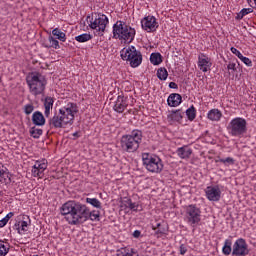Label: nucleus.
Segmentation results:
<instances>
[{
	"label": "nucleus",
	"instance_id": "obj_53",
	"mask_svg": "<svg viewBox=\"0 0 256 256\" xmlns=\"http://www.w3.org/2000/svg\"><path fill=\"white\" fill-rule=\"evenodd\" d=\"M34 256H38V255H34Z\"/></svg>",
	"mask_w": 256,
	"mask_h": 256
},
{
	"label": "nucleus",
	"instance_id": "obj_28",
	"mask_svg": "<svg viewBox=\"0 0 256 256\" xmlns=\"http://www.w3.org/2000/svg\"><path fill=\"white\" fill-rule=\"evenodd\" d=\"M216 163H222L225 167H229V165H235V159L232 157L218 158Z\"/></svg>",
	"mask_w": 256,
	"mask_h": 256
},
{
	"label": "nucleus",
	"instance_id": "obj_15",
	"mask_svg": "<svg viewBox=\"0 0 256 256\" xmlns=\"http://www.w3.org/2000/svg\"><path fill=\"white\" fill-rule=\"evenodd\" d=\"M29 226H31V218L27 215H22V220L16 221L13 229L17 231L19 235H25V233L29 231Z\"/></svg>",
	"mask_w": 256,
	"mask_h": 256
},
{
	"label": "nucleus",
	"instance_id": "obj_14",
	"mask_svg": "<svg viewBox=\"0 0 256 256\" xmlns=\"http://www.w3.org/2000/svg\"><path fill=\"white\" fill-rule=\"evenodd\" d=\"M204 193L208 201L213 203L221 201V188L218 185L206 187Z\"/></svg>",
	"mask_w": 256,
	"mask_h": 256
},
{
	"label": "nucleus",
	"instance_id": "obj_44",
	"mask_svg": "<svg viewBox=\"0 0 256 256\" xmlns=\"http://www.w3.org/2000/svg\"><path fill=\"white\" fill-rule=\"evenodd\" d=\"M133 203V200H131L130 198H126L124 200V205L125 207H127L129 209V206Z\"/></svg>",
	"mask_w": 256,
	"mask_h": 256
},
{
	"label": "nucleus",
	"instance_id": "obj_23",
	"mask_svg": "<svg viewBox=\"0 0 256 256\" xmlns=\"http://www.w3.org/2000/svg\"><path fill=\"white\" fill-rule=\"evenodd\" d=\"M52 35H54V37H56V39H58L59 41H62V43H65L67 41V35L59 28L53 29Z\"/></svg>",
	"mask_w": 256,
	"mask_h": 256
},
{
	"label": "nucleus",
	"instance_id": "obj_21",
	"mask_svg": "<svg viewBox=\"0 0 256 256\" xmlns=\"http://www.w3.org/2000/svg\"><path fill=\"white\" fill-rule=\"evenodd\" d=\"M32 123L37 127H43V125H45V116H43V113L39 111L34 112L32 115Z\"/></svg>",
	"mask_w": 256,
	"mask_h": 256
},
{
	"label": "nucleus",
	"instance_id": "obj_36",
	"mask_svg": "<svg viewBox=\"0 0 256 256\" xmlns=\"http://www.w3.org/2000/svg\"><path fill=\"white\" fill-rule=\"evenodd\" d=\"M48 41L50 43V47H53V49H60L59 41L53 36H49Z\"/></svg>",
	"mask_w": 256,
	"mask_h": 256
},
{
	"label": "nucleus",
	"instance_id": "obj_30",
	"mask_svg": "<svg viewBox=\"0 0 256 256\" xmlns=\"http://www.w3.org/2000/svg\"><path fill=\"white\" fill-rule=\"evenodd\" d=\"M157 77L160 81H167V77H169V72H167L166 68H159L157 71Z\"/></svg>",
	"mask_w": 256,
	"mask_h": 256
},
{
	"label": "nucleus",
	"instance_id": "obj_12",
	"mask_svg": "<svg viewBox=\"0 0 256 256\" xmlns=\"http://www.w3.org/2000/svg\"><path fill=\"white\" fill-rule=\"evenodd\" d=\"M232 255L246 256L249 255V245L243 238H238L233 244Z\"/></svg>",
	"mask_w": 256,
	"mask_h": 256
},
{
	"label": "nucleus",
	"instance_id": "obj_17",
	"mask_svg": "<svg viewBox=\"0 0 256 256\" xmlns=\"http://www.w3.org/2000/svg\"><path fill=\"white\" fill-rule=\"evenodd\" d=\"M212 65L211 58L207 54L201 53L198 55V67L200 71L207 73V71L211 70Z\"/></svg>",
	"mask_w": 256,
	"mask_h": 256
},
{
	"label": "nucleus",
	"instance_id": "obj_7",
	"mask_svg": "<svg viewBox=\"0 0 256 256\" xmlns=\"http://www.w3.org/2000/svg\"><path fill=\"white\" fill-rule=\"evenodd\" d=\"M89 19V27L93 29L97 35L103 36L105 33V29H107V25H109V18L105 14H94L92 16H88Z\"/></svg>",
	"mask_w": 256,
	"mask_h": 256
},
{
	"label": "nucleus",
	"instance_id": "obj_52",
	"mask_svg": "<svg viewBox=\"0 0 256 256\" xmlns=\"http://www.w3.org/2000/svg\"><path fill=\"white\" fill-rule=\"evenodd\" d=\"M254 9H256V4H255V6H254Z\"/></svg>",
	"mask_w": 256,
	"mask_h": 256
},
{
	"label": "nucleus",
	"instance_id": "obj_1",
	"mask_svg": "<svg viewBox=\"0 0 256 256\" xmlns=\"http://www.w3.org/2000/svg\"><path fill=\"white\" fill-rule=\"evenodd\" d=\"M60 215L64 217L68 225H83L87 221H101V212L91 210L86 204L70 200L60 207Z\"/></svg>",
	"mask_w": 256,
	"mask_h": 256
},
{
	"label": "nucleus",
	"instance_id": "obj_35",
	"mask_svg": "<svg viewBox=\"0 0 256 256\" xmlns=\"http://www.w3.org/2000/svg\"><path fill=\"white\" fill-rule=\"evenodd\" d=\"M227 71H228V75H233V73H235V71H237V63L229 62L227 64Z\"/></svg>",
	"mask_w": 256,
	"mask_h": 256
},
{
	"label": "nucleus",
	"instance_id": "obj_4",
	"mask_svg": "<svg viewBox=\"0 0 256 256\" xmlns=\"http://www.w3.org/2000/svg\"><path fill=\"white\" fill-rule=\"evenodd\" d=\"M26 83L31 95L37 97V95H43L45 92V88L47 87V78L39 72H32L27 76Z\"/></svg>",
	"mask_w": 256,
	"mask_h": 256
},
{
	"label": "nucleus",
	"instance_id": "obj_50",
	"mask_svg": "<svg viewBox=\"0 0 256 256\" xmlns=\"http://www.w3.org/2000/svg\"><path fill=\"white\" fill-rule=\"evenodd\" d=\"M5 175V170H0V177H3Z\"/></svg>",
	"mask_w": 256,
	"mask_h": 256
},
{
	"label": "nucleus",
	"instance_id": "obj_49",
	"mask_svg": "<svg viewBox=\"0 0 256 256\" xmlns=\"http://www.w3.org/2000/svg\"><path fill=\"white\" fill-rule=\"evenodd\" d=\"M14 215H15V213L9 212L4 218L9 221V219H11Z\"/></svg>",
	"mask_w": 256,
	"mask_h": 256
},
{
	"label": "nucleus",
	"instance_id": "obj_47",
	"mask_svg": "<svg viewBox=\"0 0 256 256\" xmlns=\"http://www.w3.org/2000/svg\"><path fill=\"white\" fill-rule=\"evenodd\" d=\"M133 237H134L135 239H139V237H141V231L135 230V231L133 232Z\"/></svg>",
	"mask_w": 256,
	"mask_h": 256
},
{
	"label": "nucleus",
	"instance_id": "obj_40",
	"mask_svg": "<svg viewBox=\"0 0 256 256\" xmlns=\"http://www.w3.org/2000/svg\"><path fill=\"white\" fill-rule=\"evenodd\" d=\"M230 51H231V53H233V55H236V57H238V59H241L243 57V54L241 53V51H239L235 47H231Z\"/></svg>",
	"mask_w": 256,
	"mask_h": 256
},
{
	"label": "nucleus",
	"instance_id": "obj_2",
	"mask_svg": "<svg viewBox=\"0 0 256 256\" xmlns=\"http://www.w3.org/2000/svg\"><path fill=\"white\" fill-rule=\"evenodd\" d=\"M77 113H79L77 103L68 102L50 118V129H65V127H71V125L75 123V115H77Z\"/></svg>",
	"mask_w": 256,
	"mask_h": 256
},
{
	"label": "nucleus",
	"instance_id": "obj_22",
	"mask_svg": "<svg viewBox=\"0 0 256 256\" xmlns=\"http://www.w3.org/2000/svg\"><path fill=\"white\" fill-rule=\"evenodd\" d=\"M55 103V100L51 96H47L44 99V115L45 117H49L51 115V109H53V104Z\"/></svg>",
	"mask_w": 256,
	"mask_h": 256
},
{
	"label": "nucleus",
	"instance_id": "obj_10",
	"mask_svg": "<svg viewBox=\"0 0 256 256\" xmlns=\"http://www.w3.org/2000/svg\"><path fill=\"white\" fill-rule=\"evenodd\" d=\"M184 221L190 225V227H196L201 223V208L195 204H190L185 207Z\"/></svg>",
	"mask_w": 256,
	"mask_h": 256
},
{
	"label": "nucleus",
	"instance_id": "obj_25",
	"mask_svg": "<svg viewBox=\"0 0 256 256\" xmlns=\"http://www.w3.org/2000/svg\"><path fill=\"white\" fill-rule=\"evenodd\" d=\"M150 62L152 65H161L163 63V59L160 53H152L150 55Z\"/></svg>",
	"mask_w": 256,
	"mask_h": 256
},
{
	"label": "nucleus",
	"instance_id": "obj_27",
	"mask_svg": "<svg viewBox=\"0 0 256 256\" xmlns=\"http://www.w3.org/2000/svg\"><path fill=\"white\" fill-rule=\"evenodd\" d=\"M91 39H93V37L88 33L80 34L75 37V41H78V43H87V41H91Z\"/></svg>",
	"mask_w": 256,
	"mask_h": 256
},
{
	"label": "nucleus",
	"instance_id": "obj_34",
	"mask_svg": "<svg viewBox=\"0 0 256 256\" xmlns=\"http://www.w3.org/2000/svg\"><path fill=\"white\" fill-rule=\"evenodd\" d=\"M249 13H253V8H243L236 16V19L241 20L245 15H249Z\"/></svg>",
	"mask_w": 256,
	"mask_h": 256
},
{
	"label": "nucleus",
	"instance_id": "obj_32",
	"mask_svg": "<svg viewBox=\"0 0 256 256\" xmlns=\"http://www.w3.org/2000/svg\"><path fill=\"white\" fill-rule=\"evenodd\" d=\"M231 245H232L231 240L226 239L224 242V246L222 248L223 255H231V251H232Z\"/></svg>",
	"mask_w": 256,
	"mask_h": 256
},
{
	"label": "nucleus",
	"instance_id": "obj_37",
	"mask_svg": "<svg viewBox=\"0 0 256 256\" xmlns=\"http://www.w3.org/2000/svg\"><path fill=\"white\" fill-rule=\"evenodd\" d=\"M33 111H35V106H33V104H26L24 106L25 115H31V113H33Z\"/></svg>",
	"mask_w": 256,
	"mask_h": 256
},
{
	"label": "nucleus",
	"instance_id": "obj_6",
	"mask_svg": "<svg viewBox=\"0 0 256 256\" xmlns=\"http://www.w3.org/2000/svg\"><path fill=\"white\" fill-rule=\"evenodd\" d=\"M120 55L121 59H123V61H127L133 69L139 67V65L143 63V54L141 51L137 50L135 46H129L122 49Z\"/></svg>",
	"mask_w": 256,
	"mask_h": 256
},
{
	"label": "nucleus",
	"instance_id": "obj_8",
	"mask_svg": "<svg viewBox=\"0 0 256 256\" xmlns=\"http://www.w3.org/2000/svg\"><path fill=\"white\" fill-rule=\"evenodd\" d=\"M142 161L145 169L149 171V173L159 174L163 171V160L157 155L145 153L142 155Z\"/></svg>",
	"mask_w": 256,
	"mask_h": 256
},
{
	"label": "nucleus",
	"instance_id": "obj_45",
	"mask_svg": "<svg viewBox=\"0 0 256 256\" xmlns=\"http://www.w3.org/2000/svg\"><path fill=\"white\" fill-rule=\"evenodd\" d=\"M7 223H9V221L5 218H2L0 220V228L2 229V227H5V225H7Z\"/></svg>",
	"mask_w": 256,
	"mask_h": 256
},
{
	"label": "nucleus",
	"instance_id": "obj_3",
	"mask_svg": "<svg viewBox=\"0 0 256 256\" xmlns=\"http://www.w3.org/2000/svg\"><path fill=\"white\" fill-rule=\"evenodd\" d=\"M143 141V132L139 129L133 130L130 134L123 135L120 140V145L126 153H135L139 149Z\"/></svg>",
	"mask_w": 256,
	"mask_h": 256
},
{
	"label": "nucleus",
	"instance_id": "obj_13",
	"mask_svg": "<svg viewBox=\"0 0 256 256\" xmlns=\"http://www.w3.org/2000/svg\"><path fill=\"white\" fill-rule=\"evenodd\" d=\"M141 27L144 31H147V33H153L159 29V23L155 16H146L141 20Z\"/></svg>",
	"mask_w": 256,
	"mask_h": 256
},
{
	"label": "nucleus",
	"instance_id": "obj_48",
	"mask_svg": "<svg viewBox=\"0 0 256 256\" xmlns=\"http://www.w3.org/2000/svg\"><path fill=\"white\" fill-rule=\"evenodd\" d=\"M169 87H170V89H178L179 88V86L175 82H170Z\"/></svg>",
	"mask_w": 256,
	"mask_h": 256
},
{
	"label": "nucleus",
	"instance_id": "obj_16",
	"mask_svg": "<svg viewBox=\"0 0 256 256\" xmlns=\"http://www.w3.org/2000/svg\"><path fill=\"white\" fill-rule=\"evenodd\" d=\"M127 107H129V98L123 94L118 95L116 101L114 102V111L116 113H125Z\"/></svg>",
	"mask_w": 256,
	"mask_h": 256
},
{
	"label": "nucleus",
	"instance_id": "obj_38",
	"mask_svg": "<svg viewBox=\"0 0 256 256\" xmlns=\"http://www.w3.org/2000/svg\"><path fill=\"white\" fill-rule=\"evenodd\" d=\"M172 119H173V121L179 122V121H181L183 119V114H181L180 110H176L172 114Z\"/></svg>",
	"mask_w": 256,
	"mask_h": 256
},
{
	"label": "nucleus",
	"instance_id": "obj_43",
	"mask_svg": "<svg viewBox=\"0 0 256 256\" xmlns=\"http://www.w3.org/2000/svg\"><path fill=\"white\" fill-rule=\"evenodd\" d=\"M185 253H187V246H185L184 244H182L180 246V255H185Z\"/></svg>",
	"mask_w": 256,
	"mask_h": 256
},
{
	"label": "nucleus",
	"instance_id": "obj_31",
	"mask_svg": "<svg viewBox=\"0 0 256 256\" xmlns=\"http://www.w3.org/2000/svg\"><path fill=\"white\" fill-rule=\"evenodd\" d=\"M30 135L34 139H39L41 137V135H43V129L37 128V127H32L30 129Z\"/></svg>",
	"mask_w": 256,
	"mask_h": 256
},
{
	"label": "nucleus",
	"instance_id": "obj_39",
	"mask_svg": "<svg viewBox=\"0 0 256 256\" xmlns=\"http://www.w3.org/2000/svg\"><path fill=\"white\" fill-rule=\"evenodd\" d=\"M240 61H242V63H244V65H246L247 67H253V61H251V59H249L243 55L240 58Z\"/></svg>",
	"mask_w": 256,
	"mask_h": 256
},
{
	"label": "nucleus",
	"instance_id": "obj_46",
	"mask_svg": "<svg viewBox=\"0 0 256 256\" xmlns=\"http://www.w3.org/2000/svg\"><path fill=\"white\" fill-rule=\"evenodd\" d=\"M249 7H251L252 9H254L255 5H256V0H246Z\"/></svg>",
	"mask_w": 256,
	"mask_h": 256
},
{
	"label": "nucleus",
	"instance_id": "obj_41",
	"mask_svg": "<svg viewBox=\"0 0 256 256\" xmlns=\"http://www.w3.org/2000/svg\"><path fill=\"white\" fill-rule=\"evenodd\" d=\"M128 209L131 211H139V203L132 202Z\"/></svg>",
	"mask_w": 256,
	"mask_h": 256
},
{
	"label": "nucleus",
	"instance_id": "obj_29",
	"mask_svg": "<svg viewBox=\"0 0 256 256\" xmlns=\"http://www.w3.org/2000/svg\"><path fill=\"white\" fill-rule=\"evenodd\" d=\"M121 256H139V253L133 248H122L120 252Z\"/></svg>",
	"mask_w": 256,
	"mask_h": 256
},
{
	"label": "nucleus",
	"instance_id": "obj_20",
	"mask_svg": "<svg viewBox=\"0 0 256 256\" xmlns=\"http://www.w3.org/2000/svg\"><path fill=\"white\" fill-rule=\"evenodd\" d=\"M223 117V112L217 108H213L207 113V119L209 121L219 122Z\"/></svg>",
	"mask_w": 256,
	"mask_h": 256
},
{
	"label": "nucleus",
	"instance_id": "obj_51",
	"mask_svg": "<svg viewBox=\"0 0 256 256\" xmlns=\"http://www.w3.org/2000/svg\"><path fill=\"white\" fill-rule=\"evenodd\" d=\"M72 135L73 137H79V132H74Z\"/></svg>",
	"mask_w": 256,
	"mask_h": 256
},
{
	"label": "nucleus",
	"instance_id": "obj_5",
	"mask_svg": "<svg viewBox=\"0 0 256 256\" xmlns=\"http://www.w3.org/2000/svg\"><path fill=\"white\" fill-rule=\"evenodd\" d=\"M136 31L131 26H128L123 21H117L113 25V37L119 39L122 43H132L135 39Z\"/></svg>",
	"mask_w": 256,
	"mask_h": 256
},
{
	"label": "nucleus",
	"instance_id": "obj_11",
	"mask_svg": "<svg viewBox=\"0 0 256 256\" xmlns=\"http://www.w3.org/2000/svg\"><path fill=\"white\" fill-rule=\"evenodd\" d=\"M47 167H49L47 159L36 160L31 169L32 177L43 179V175H45Z\"/></svg>",
	"mask_w": 256,
	"mask_h": 256
},
{
	"label": "nucleus",
	"instance_id": "obj_9",
	"mask_svg": "<svg viewBox=\"0 0 256 256\" xmlns=\"http://www.w3.org/2000/svg\"><path fill=\"white\" fill-rule=\"evenodd\" d=\"M227 131L231 137H243L247 133V120L242 117L233 118L228 123Z\"/></svg>",
	"mask_w": 256,
	"mask_h": 256
},
{
	"label": "nucleus",
	"instance_id": "obj_26",
	"mask_svg": "<svg viewBox=\"0 0 256 256\" xmlns=\"http://www.w3.org/2000/svg\"><path fill=\"white\" fill-rule=\"evenodd\" d=\"M186 117H188L189 121H195V117H197V110L195 106H191L186 110Z\"/></svg>",
	"mask_w": 256,
	"mask_h": 256
},
{
	"label": "nucleus",
	"instance_id": "obj_24",
	"mask_svg": "<svg viewBox=\"0 0 256 256\" xmlns=\"http://www.w3.org/2000/svg\"><path fill=\"white\" fill-rule=\"evenodd\" d=\"M11 249V245L5 240H0V256H7Z\"/></svg>",
	"mask_w": 256,
	"mask_h": 256
},
{
	"label": "nucleus",
	"instance_id": "obj_42",
	"mask_svg": "<svg viewBox=\"0 0 256 256\" xmlns=\"http://www.w3.org/2000/svg\"><path fill=\"white\" fill-rule=\"evenodd\" d=\"M154 231L156 229H158L157 233H160L161 235H163V233H165V230L161 229V223H157L156 226H153L152 228Z\"/></svg>",
	"mask_w": 256,
	"mask_h": 256
},
{
	"label": "nucleus",
	"instance_id": "obj_33",
	"mask_svg": "<svg viewBox=\"0 0 256 256\" xmlns=\"http://www.w3.org/2000/svg\"><path fill=\"white\" fill-rule=\"evenodd\" d=\"M86 203L89 205H92V207H95L96 209H101V201L97 198H86Z\"/></svg>",
	"mask_w": 256,
	"mask_h": 256
},
{
	"label": "nucleus",
	"instance_id": "obj_19",
	"mask_svg": "<svg viewBox=\"0 0 256 256\" xmlns=\"http://www.w3.org/2000/svg\"><path fill=\"white\" fill-rule=\"evenodd\" d=\"M182 101L183 97L181 96V94L172 93L167 99V104L169 105V107H179Z\"/></svg>",
	"mask_w": 256,
	"mask_h": 256
},
{
	"label": "nucleus",
	"instance_id": "obj_18",
	"mask_svg": "<svg viewBox=\"0 0 256 256\" xmlns=\"http://www.w3.org/2000/svg\"><path fill=\"white\" fill-rule=\"evenodd\" d=\"M176 155H178L180 159H191V155H193V149H191V147H189L188 145H184L177 148Z\"/></svg>",
	"mask_w": 256,
	"mask_h": 256
}]
</instances>
